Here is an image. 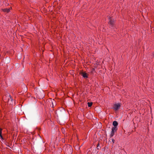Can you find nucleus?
Returning <instances> with one entry per match:
<instances>
[{"label":"nucleus","instance_id":"f257e3e1","mask_svg":"<svg viewBox=\"0 0 154 154\" xmlns=\"http://www.w3.org/2000/svg\"><path fill=\"white\" fill-rule=\"evenodd\" d=\"M112 125L114 126L112 128L111 133L110 134V137H112L113 136L114 133L118 129L117 126L118 125V123L116 121H114L112 122Z\"/></svg>","mask_w":154,"mask_h":154},{"label":"nucleus","instance_id":"7ed1b4c3","mask_svg":"<svg viewBox=\"0 0 154 154\" xmlns=\"http://www.w3.org/2000/svg\"><path fill=\"white\" fill-rule=\"evenodd\" d=\"M120 106L121 104L120 103H116L114 104L113 108L115 111H117L119 109Z\"/></svg>","mask_w":154,"mask_h":154},{"label":"nucleus","instance_id":"0eeeda50","mask_svg":"<svg viewBox=\"0 0 154 154\" xmlns=\"http://www.w3.org/2000/svg\"><path fill=\"white\" fill-rule=\"evenodd\" d=\"M2 10L5 12L8 13L10 11V8H5L2 9Z\"/></svg>","mask_w":154,"mask_h":154},{"label":"nucleus","instance_id":"2eb2a0df","mask_svg":"<svg viewBox=\"0 0 154 154\" xmlns=\"http://www.w3.org/2000/svg\"><path fill=\"white\" fill-rule=\"evenodd\" d=\"M63 132H64V131H63V133H63Z\"/></svg>","mask_w":154,"mask_h":154},{"label":"nucleus","instance_id":"f03ea898","mask_svg":"<svg viewBox=\"0 0 154 154\" xmlns=\"http://www.w3.org/2000/svg\"><path fill=\"white\" fill-rule=\"evenodd\" d=\"M66 153L67 154H72V149L71 146L69 145L68 146L65 150Z\"/></svg>","mask_w":154,"mask_h":154},{"label":"nucleus","instance_id":"39448f33","mask_svg":"<svg viewBox=\"0 0 154 154\" xmlns=\"http://www.w3.org/2000/svg\"><path fill=\"white\" fill-rule=\"evenodd\" d=\"M81 75L84 78H87L88 77V74L85 72H81Z\"/></svg>","mask_w":154,"mask_h":154},{"label":"nucleus","instance_id":"20e7f679","mask_svg":"<svg viewBox=\"0 0 154 154\" xmlns=\"http://www.w3.org/2000/svg\"><path fill=\"white\" fill-rule=\"evenodd\" d=\"M109 23L112 26L113 25L114 20V19L113 20L112 18L111 17H109Z\"/></svg>","mask_w":154,"mask_h":154},{"label":"nucleus","instance_id":"9d476101","mask_svg":"<svg viewBox=\"0 0 154 154\" xmlns=\"http://www.w3.org/2000/svg\"><path fill=\"white\" fill-rule=\"evenodd\" d=\"M0 137L1 138L3 139V137L2 135V133H0Z\"/></svg>","mask_w":154,"mask_h":154},{"label":"nucleus","instance_id":"4468645a","mask_svg":"<svg viewBox=\"0 0 154 154\" xmlns=\"http://www.w3.org/2000/svg\"><path fill=\"white\" fill-rule=\"evenodd\" d=\"M63 132H64V131H63V133H63Z\"/></svg>","mask_w":154,"mask_h":154},{"label":"nucleus","instance_id":"423d86ee","mask_svg":"<svg viewBox=\"0 0 154 154\" xmlns=\"http://www.w3.org/2000/svg\"><path fill=\"white\" fill-rule=\"evenodd\" d=\"M51 103L52 104L51 107H54V103L55 105H56V102L55 100H51Z\"/></svg>","mask_w":154,"mask_h":154},{"label":"nucleus","instance_id":"9b49d317","mask_svg":"<svg viewBox=\"0 0 154 154\" xmlns=\"http://www.w3.org/2000/svg\"><path fill=\"white\" fill-rule=\"evenodd\" d=\"M112 142L113 143H114L115 142V140L113 139H112Z\"/></svg>","mask_w":154,"mask_h":154},{"label":"nucleus","instance_id":"1a4fd4ad","mask_svg":"<svg viewBox=\"0 0 154 154\" xmlns=\"http://www.w3.org/2000/svg\"><path fill=\"white\" fill-rule=\"evenodd\" d=\"M88 107H91V106L92 105V102H88Z\"/></svg>","mask_w":154,"mask_h":154},{"label":"nucleus","instance_id":"f8f14e48","mask_svg":"<svg viewBox=\"0 0 154 154\" xmlns=\"http://www.w3.org/2000/svg\"><path fill=\"white\" fill-rule=\"evenodd\" d=\"M2 129L1 128H0V133H2Z\"/></svg>","mask_w":154,"mask_h":154},{"label":"nucleus","instance_id":"6e6552de","mask_svg":"<svg viewBox=\"0 0 154 154\" xmlns=\"http://www.w3.org/2000/svg\"><path fill=\"white\" fill-rule=\"evenodd\" d=\"M9 97H10V98L8 99V103H9V104H11L12 105V103H10V102H12L13 100V99L11 97V96H10V95H9Z\"/></svg>","mask_w":154,"mask_h":154},{"label":"nucleus","instance_id":"ddd939ff","mask_svg":"<svg viewBox=\"0 0 154 154\" xmlns=\"http://www.w3.org/2000/svg\"><path fill=\"white\" fill-rule=\"evenodd\" d=\"M99 144L98 143V144H97V147L99 146Z\"/></svg>","mask_w":154,"mask_h":154}]
</instances>
